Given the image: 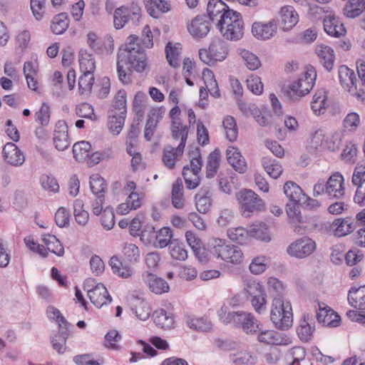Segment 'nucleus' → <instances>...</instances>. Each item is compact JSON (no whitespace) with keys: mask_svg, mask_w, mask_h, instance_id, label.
<instances>
[{"mask_svg":"<svg viewBox=\"0 0 365 365\" xmlns=\"http://www.w3.org/2000/svg\"><path fill=\"white\" fill-rule=\"evenodd\" d=\"M148 70V58L145 51L134 35L128 37L125 45L118 53L117 72L119 80L124 84L131 81L133 71L143 73Z\"/></svg>","mask_w":365,"mask_h":365,"instance_id":"obj_1","label":"nucleus"},{"mask_svg":"<svg viewBox=\"0 0 365 365\" xmlns=\"http://www.w3.org/2000/svg\"><path fill=\"white\" fill-rule=\"evenodd\" d=\"M270 320L280 330L289 329L293 324L291 302L281 297H274L270 307Z\"/></svg>","mask_w":365,"mask_h":365,"instance_id":"obj_2","label":"nucleus"},{"mask_svg":"<svg viewBox=\"0 0 365 365\" xmlns=\"http://www.w3.org/2000/svg\"><path fill=\"white\" fill-rule=\"evenodd\" d=\"M216 27L221 35L227 40L237 41L244 34V22L241 14L234 10L225 13L221 16Z\"/></svg>","mask_w":365,"mask_h":365,"instance_id":"obj_3","label":"nucleus"},{"mask_svg":"<svg viewBox=\"0 0 365 365\" xmlns=\"http://www.w3.org/2000/svg\"><path fill=\"white\" fill-rule=\"evenodd\" d=\"M230 49L228 43L220 38L214 39L210 43L208 49L199 50L200 60L209 66L214 65L216 62L225 61L229 55Z\"/></svg>","mask_w":365,"mask_h":365,"instance_id":"obj_4","label":"nucleus"},{"mask_svg":"<svg viewBox=\"0 0 365 365\" xmlns=\"http://www.w3.org/2000/svg\"><path fill=\"white\" fill-rule=\"evenodd\" d=\"M242 215L249 217L250 213L260 212L264 209V202L252 190L243 189L236 193Z\"/></svg>","mask_w":365,"mask_h":365,"instance_id":"obj_5","label":"nucleus"},{"mask_svg":"<svg viewBox=\"0 0 365 365\" xmlns=\"http://www.w3.org/2000/svg\"><path fill=\"white\" fill-rule=\"evenodd\" d=\"M84 289L87 291L88 297L91 303L96 307L101 308L103 305L110 303L112 298L106 287L102 283H96L94 279L89 278L86 280Z\"/></svg>","mask_w":365,"mask_h":365,"instance_id":"obj_6","label":"nucleus"},{"mask_svg":"<svg viewBox=\"0 0 365 365\" xmlns=\"http://www.w3.org/2000/svg\"><path fill=\"white\" fill-rule=\"evenodd\" d=\"M339 77L343 88L347 90L351 96H356L361 101L365 99V92L361 87L358 88L357 79L353 70L346 66H341L339 68Z\"/></svg>","mask_w":365,"mask_h":365,"instance_id":"obj_7","label":"nucleus"},{"mask_svg":"<svg viewBox=\"0 0 365 365\" xmlns=\"http://www.w3.org/2000/svg\"><path fill=\"white\" fill-rule=\"evenodd\" d=\"M321 11L324 13L323 17V27L324 31L329 36L340 38L345 36L346 30L340 21V19L329 7H321Z\"/></svg>","mask_w":365,"mask_h":365,"instance_id":"obj_8","label":"nucleus"},{"mask_svg":"<svg viewBox=\"0 0 365 365\" xmlns=\"http://www.w3.org/2000/svg\"><path fill=\"white\" fill-rule=\"evenodd\" d=\"M141 16V9L137 4L128 6H120L115 10L113 16L114 26L116 29H122L129 20L138 21Z\"/></svg>","mask_w":365,"mask_h":365,"instance_id":"obj_9","label":"nucleus"},{"mask_svg":"<svg viewBox=\"0 0 365 365\" xmlns=\"http://www.w3.org/2000/svg\"><path fill=\"white\" fill-rule=\"evenodd\" d=\"M317 76V71L313 66H307L304 78L294 81L290 86V90L299 96L307 94L312 89Z\"/></svg>","mask_w":365,"mask_h":365,"instance_id":"obj_10","label":"nucleus"},{"mask_svg":"<svg viewBox=\"0 0 365 365\" xmlns=\"http://www.w3.org/2000/svg\"><path fill=\"white\" fill-rule=\"evenodd\" d=\"M316 249V243L309 237H302L292 242L287 248L288 254L297 258H304Z\"/></svg>","mask_w":365,"mask_h":365,"instance_id":"obj_11","label":"nucleus"},{"mask_svg":"<svg viewBox=\"0 0 365 365\" xmlns=\"http://www.w3.org/2000/svg\"><path fill=\"white\" fill-rule=\"evenodd\" d=\"M237 327H240L247 334H253L260 330L259 322L250 312L238 311L232 323Z\"/></svg>","mask_w":365,"mask_h":365,"instance_id":"obj_12","label":"nucleus"},{"mask_svg":"<svg viewBox=\"0 0 365 365\" xmlns=\"http://www.w3.org/2000/svg\"><path fill=\"white\" fill-rule=\"evenodd\" d=\"M189 34L195 39L205 38L210 31V23L205 15L197 16L187 25Z\"/></svg>","mask_w":365,"mask_h":365,"instance_id":"obj_13","label":"nucleus"},{"mask_svg":"<svg viewBox=\"0 0 365 365\" xmlns=\"http://www.w3.org/2000/svg\"><path fill=\"white\" fill-rule=\"evenodd\" d=\"M324 192L329 197L339 199L345 194L344 178L341 174L335 173L328 179Z\"/></svg>","mask_w":365,"mask_h":365,"instance_id":"obj_14","label":"nucleus"},{"mask_svg":"<svg viewBox=\"0 0 365 365\" xmlns=\"http://www.w3.org/2000/svg\"><path fill=\"white\" fill-rule=\"evenodd\" d=\"M277 23L274 19L267 23L255 22L252 26L253 36L259 40L271 38L277 33Z\"/></svg>","mask_w":365,"mask_h":365,"instance_id":"obj_15","label":"nucleus"},{"mask_svg":"<svg viewBox=\"0 0 365 365\" xmlns=\"http://www.w3.org/2000/svg\"><path fill=\"white\" fill-rule=\"evenodd\" d=\"M53 143L56 148L60 151L66 150L71 144L68 133V125L64 120H58L56 123Z\"/></svg>","mask_w":365,"mask_h":365,"instance_id":"obj_16","label":"nucleus"},{"mask_svg":"<svg viewBox=\"0 0 365 365\" xmlns=\"http://www.w3.org/2000/svg\"><path fill=\"white\" fill-rule=\"evenodd\" d=\"M257 339L261 343L273 345H289L292 344V339L287 335L274 330L261 331Z\"/></svg>","mask_w":365,"mask_h":365,"instance_id":"obj_17","label":"nucleus"},{"mask_svg":"<svg viewBox=\"0 0 365 365\" xmlns=\"http://www.w3.org/2000/svg\"><path fill=\"white\" fill-rule=\"evenodd\" d=\"M3 158L9 165L20 166L25 161V156L21 150L14 143H7L3 148Z\"/></svg>","mask_w":365,"mask_h":365,"instance_id":"obj_18","label":"nucleus"},{"mask_svg":"<svg viewBox=\"0 0 365 365\" xmlns=\"http://www.w3.org/2000/svg\"><path fill=\"white\" fill-rule=\"evenodd\" d=\"M143 281L148 286L150 290L156 294H162L170 289L168 282L156 275L145 272L142 275Z\"/></svg>","mask_w":365,"mask_h":365,"instance_id":"obj_19","label":"nucleus"},{"mask_svg":"<svg viewBox=\"0 0 365 365\" xmlns=\"http://www.w3.org/2000/svg\"><path fill=\"white\" fill-rule=\"evenodd\" d=\"M226 156L229 164L235 170L239 173H245L247 171V163L237 148L229 146L226 150Z\"/></svg>","mask_w":365,"mask_h":365,"instance_id":"obj_20","label":"nucleus"},{"mask_svg":"<svg viewBox=\"0 0 365 365\" xmlns=\"http://www.w3.org/2000/svg\"><path fill=\"white\" fill-rule=\"evenodd\" d=\"M153 318L156 326L170 329L175 327V317L173 312L169 309L160 308L154 311Z\"/></svg>","mask_w":365,"mask_h":365,"instance_id":"obj_21","label":"nucleus"},{"mask_svg":"<svg viewBox=\"0 0 365 365\" xmlns=\"http://www.w3.org/2000/svg\"><path fill=\"white\" fill-rule=\"evenodd\" d=\"M189 127L183 125L180 119H174L172 120L170 131L172 137L174 140H180L178 146V152L180 153L182 149H185L188 136Z\"/></svg>","mask_w":365,"mask_h":365,"instance_id":"obj_22","label":"nucleus"},{"mask_svg":"<svg viewBox=\"0 0 365 365\" xmlns=\"http://www.w3.org/2000/svg\"><path fill=\"white\" fill-rule=\"evenodd\" d=\"M299 21V15L292 6H284L280 10V24L284 31L291 30Z\"/></svg>","mask_w":365,"mask_h":365,"instance_id":"obj_23","label":"nucleus"},{"mask_svg":"<svg viewBox=\"0 0 365 365\" xmlns=\"http://www.w3.org/2000/svg\"><path fill=\"white\" fill-rule=\"evenodd\" d=\"M232 11L222 0H210L207 7L209 19L215 24L220 22L224 13Z\"/></svg>","mask_w":365,"mask_h":365,"instance_id":"obj_24","label":"nucleus"},{"mask_svg":"<svg viewBox=\"0 0 365 365\" xmlns=\"http://www.w3.org/2000/svg\"><path fill=\"white\" fill-rule=\"evenodd\" d=\"M230 243L225 239L212 237L207 242V251L214 257L223 261Z\"/></svg>","mask_w":365,"mask_h":365,"instance_id":"obj_25","label":"nucleus"},{"mask_svg":"<svg viewBox=\"0 0 365 365\" xmlns=\"http://www.w3.org/2000/svg\"><path fill=\"white\" fill-rule=\"evenodd\" d=\"M315 331L314 320L309 314L304 315L297 328L298 336L302 341H308L313 336Z\"/></svg>","mask_w":365,"mask_h":365,"instance_id":"obj_26","label":"nucleus"},{"mask_svg":"<svg viewBox=\"0 0 365 365\" xmlns=\"http://www.w3.org/2000/svg\"><path fill=\"white\" fill-rule=\"evenodd\" d=\"M349 304L360 310L365 309V284L359 288L351 287L348 292Z\"/></svg>","mask_w":365,"mask_h":365,"instance_id":"obj_27","label":"nucleus"},{"mask_svg":"<svg viewBox=\"0 0 365 365\" xmlns=\"http://www.w3.org/2000/svg\"><path fill=\"white\" fill-rule=\"evenodd\" d=\"M148 14L153 18H158L160 14L166 13L170 9L168 0H143Z\"/></svg>","mask_w":365,"mask_h":365,"instance_id":"obj_28","label":"nucleus"},{"mask_svg":"<svg viewBox=\"0 0 365 365\" xmlns=\"http://www.w3.org/2000/svg\"><path fill=\"white\" fill-rule=\"evenodd\" d=\"M331 226L334 235L337 237L347 235L356 229V223L350 217L335 220Z\"/></svg>","mask_w":365,"mask_h":365,"instance_id":"obj_29","label":"nucleus"},{"mask_svg":"<svg viewBox=\"0 0 365 365\" xmlns=\"http://www.w3.org/2000/svg\"><path fill=\"white\" fill-rule=\"evenodd\" d=\"M162 118L163 112L160 108L150 110L144 131V136L147 140H151L158 123Z\"/></svg>","mask_w":365,"mask_h":365,"instance_id":"obj_30","label":"nucleus"},{"mask_svg":"<svg viewBox=\"0 0 365 365\" xmlns=\"http://www.w3.org/2000/svg\"><path fill=\"white\" fill-rule=\"evenodd\" d=\"M321 306V323L325 327H337L341 324V317L333 309L327 305Z\"/></svg>","mask_w":365,"mask_h":365,"instance_id":"obj_31","label":"nucleus"},{"mask_svg":"<svg viewBox=\"0 0 365 365\" xmlns=\"http://www.w3.org/2000/svg\"><path fill=\"white\" fill-rule=\"evenodd\" d=\"M184 149H182L180 153L178 152V146L173 148L168 145L163 149V162L168 169H173L175 168L176 161L180 160L182 155Z\"/></svg>","mask_w":365,"mask_h":365,"instance_id":"obj_32","label":"nucleus"},{"mask_svg":"<svg viewBox=\"0 0 365 365\" xmlns=\"http://www.w3.org/2000/svg\"><path fill=\"white\" fill-rule=\"evenodd\" d=\"M186 324L190 329L197 331L207 332L212 329L211 321L205 317H188Z\"/></svg>","mask_w":365,"mask_h":365,"instance_id":"obj_33","label":"nucleus"},{"mask_svg":"<svg viewBox=\"0 0 365 365\" xmlns=\"http://www.w3.org/2000/svg\"><path fill=\"white\" fill-rule=\"evenodd\" d=\"M109 265L114 274L122 278H129L133 273V269L128 265H125L116 256H113L109 260Z\"/></svg>","mask_w":365,"mask_h":365,"instance_id":"obj_34","label":"nucleus"},{"mask_svg":"<svg viewBox=\"0 0 365 365\" xmlns=\"http://www.w3.org/2000/svg\"><path fill=\"white\" fill-rule=\"evenodd\" d=\"M227 235L230 240L240 245H246L250 241V230H247L242 227L228 229Z\"/></svg>","mask_w":365,"mask_h":365,"instance_id":"obj_35","label":"nucleus"},{"mask_svg":"<svg viewBox=\"0 0 365 365\" xmlns=\"http://www.w3.org/2000/svg\"><path fill=\"white\" fill-rule=\"evenodd\" d=\"M182 50L179 43H168L165 46L166 58L169 64L173 68L180 66V55Z\"/></svg>","mask_w":365,"mask_h":365,"instance_id":"obj_36","label":"nucleus"},{"mask_svg":"<svg viewBox=\"0 0 365 365\" xmlns=\"http://www.w3.org/2000/svg\"><path fill=\"white\" fill-rule=\"evenodd\" d=\"M365 11V0H349L344 8V14L348 18H356Z\"/></svg>","mask_w":365,"mask_h":365,"instance_id":"obj_37","label":"nucleus"},{"mask_svg":"<svg viewBox=\"0 0 365 365\" xmlns=\"http://www.w3.org/2000/svg\"><path fill=\"white\" fill-rule=\"evenodd\" d=\"M284 192L286 196L293 202H299L306 198V195L303 192L302 188L295 182L292 181L287 182L284 185Z\"/></svg>","mask_w":365,"mask_h":365,"instance_id":"obj_38","label":"nucleus"},{"mask_svg":"<svg viewBox=\"0 0 365 365\" xmlns=\"http://www.w3.org/2000/svg\"><path fill=\"white\" fill-rule=\"evenodd\" d=\"M202 75L205 87L210 95L215 98H219L220 96V90L213 72L209 68H204Z\"/></svg>","mask_w":365,"mask_h":365,"instance_id":"obj_39","label":"nucleus"},{"mask_svg":"<svg viewBox=\"0 0 365 365\" xmlns=\"http://www.w3.org/2000/svg\"><path fill=\"white\" fill-rule=\"evenodd\" d=\"M78 57L81 71L93 73L96 69V61L93 55L86 50L81 49Z\"/></svg>","mask_w":365,"mask_h":365,"instance_id":"obj_40","label":"nucleus"},{"mask_svg":"<svg viewBox=\"0 0 365 365\" xmlns=\"http://www.w3.org/2000/svg\"><path fill=\"white\" fill-rule=\"evenodd\" d=\"M42 241L46 245L47 252H51L58 257H61L64 254V248L61 242L56 238V236L52 235H45Z\"/></svg>","mask_w":365,"mask_h":365,"instance_id":"obj_41","label":"nucleus"},{"mask_svg":"<svg viewBox=\"0 0 365 365\" xmlns=\"http://www.w3.org/2000/svg\"><path fill=\"white\" fill-rule=\"evenodd\" d=\"M111 113L119 114L126 116L127 101L126 92L125 90H119L115 96Z\"/></svg>","mask_w":365,"mask_h":365,"instance_id":"obj_42","label":"nucleus"},{"mask_svg":"<svg viewBox=\"0 0 365 365\" xmlns=\"http://www.w3.org/2000/svg\"><path fill=\"white\" fill-rule=\"evenodd\" d=\"M220 151L215 149L208 156L207 163L206 165L207 178H213L218 170L220 162Z\"/></svg>","mask_w":365,"mask_h":365,"instance_id":"obj_43","label":"nucleus"},{"mask_svg":"<svg viewBox=\"0 0 365 365\" xmlns=\"http://www.w3.org/2000/svg\"><path fill=\"white\" fill-rule=\"evenodd\" d=\"M168 246L170 256L174 259L184 261L187 258V251L183 242L173 240Z\"/></svg>","mask_w":365,"mask_h":365,"instance_id":"obj_44","label":"nucleus"},{"mask_svg":"<svg viewBox=\"0 0 365 365\" xmlns=\"http://www.w3.org/2000/svg\"><path fill=\"white\" fill-rule=\"evenodd\" d=\"M173 232L170 227H163L155 235L154 246L157 248H164L173 241Z\"/></svg>","mask_w":365,"mask_h":365,"instance_id":"obj_45","label":"nucleus"},{"mask_svg":"<svg viewBox=\"0 0 365 365\" xmlns=\"http://www.w3.org/2000/svg\"><path fill=\"white\" fill-rule=\"evenodd\" d=\"M195 205L200 213H207L211 207L212 200L209 191H201L195 195Z\"/></svg>","mask_w":365,"mask_h":365,"instance_id":"obj_46","label":"nucleus"},{"mask_svg":"<svg viewBox=\"0 0 365 365\" xmlns=\"http://www.w3.org/2000/svg\"><path fill=\"white\" fill-rule=\"evenodd\" d=\"M183 185L181 180H176L173 185L172 204L177 209L184 206Z\"/></svg>","mask_w":365,"mask_h":365,"instance_id":"obj_47","label":"nucleus"},{"mask_svg":"<svg viewBox=\"0 0 365 365\" xmlns=\"http://www.w3.org/2000/svg\"><path fill=\"white\" fill-rule=\"evenodd\" d=\"M68 26V20L65 13L55 16L51 21V29L54 34H63Z\"/></svg>","mask_w":365,"mask_h":365,"instance_id":"obj_48","label":"nucleus"},{"mask_svg":"<svg viewBox=\"0 0 365 365\" xmlns=\"http://www.w3.org/2000/svg\"><path fill=\"white\" fill-rule=\"evenodd\" d=\"M122 252L124 259L130 263L135 264L140 260V250L133 243H125L123 247Z\"/></svg>","mask_w":365,"mask_h":365,"instance_id":"obj_49","label":"nucleus"},{"mask_svg":"<svg viewBox=\"0 0 365 365\" xmlns=\"http://www.w3.org/2000/svg\"><path fill=\"white\" fill-rule=\"evenodd\" d=\"M91 149V145L88 142H78L73 146V157L79 162L86 160L89 157Z\"/></svg>","mask_w":365,"mask_h":365,"instance_id":"obj_50","label":"nucleus"},{"mask_svg":"<svg viewBox=\"0 0 365 365\" xmlns=\"http://www.w3.org/2000/svg\"><path fill=\"white\" fill-rule=\"evenodd\" d=\"M89 183L93 195L103 194L105 195L107 190V183L99 174L96 173L91 175Z\"/></svg>","mask_w":365,"mask_h":365,"instance_id":"obj_51","label":"nucleus"},{"mask_svg":"<svg viewBox=\"0 0 365 365\" xmlns=\"http://www.w3.org/2000/svg\"><path fill=\"white\" fill-rule=\"evenodd\" d=\"M125 118V115L110 113L108 123L109 131L115 135H118L124 126Z\"/></svg>","mask_w":365,"mask_h":365,"instance_id":"obj_52","label":"nucleus"},{"mask_svg":"<svg viewBox=\"0 0 365 365\" xmlns=\"http://www.w3.org/2000/svg\"><path fill=\"white\" fill-rule=\"evenodd\" d=\"M222 125L225 130L227 138L231 142L235 141L238 135L235 119L230 115H227L224 118Z\"/></svg>","mask_w":365,"mask_h":365,"instance_id":"obj_53","label":"nucleus"},{"mask_svg":"<svg viewBox=\"0 0 365 365\" xmlns=\"http://www.w3.org/2000/svg\"><path fill=\"white\" fill-rule=\"evenodd\" d=\"M240 55L249 70L255 71L261 66L259 58L250 51L242 49L240 51Z\"/></svg>","mask_w":365,"mask_h":365,"instance_id":"obj_54","label":"nucleus"},{"mask_svg":"<svg viewBox=\"0 0 365 365\" xmlns=\"http://www.w3.org/2000/svg\"><path fill=\"white\" fill-rule=\"evenodd\" d=\"M226 253L223 259L224 262L234 264H239L242 262L244 256L240 247L230 244Z\"/></svg>","mask_w":365,"mask_h":365,"instance_id":"obj_55","label":"nucleus"},{"mask_svg":"<svg viewBox=\"0 0 365 365\" xmlns=\"http://www.w3.org/2000/svg\"><path fill=\"white\" fill-rule=\"evenodd\" d=\"M250 239L254 237L264 242H269L271 240L269 229L264 223L254 225L250 230Z\"/></svg>","mask_w":365,"mask_h":365,"instance_id":"obj_56","label":"nucleus"},{"mask_svg":"<svg viewBox=\"0 0 365 365\" xmlns=\"http://www.w3.org/2000/svg\"><path fill=\"white\" fill-rule=\"evenodd\" d=\"M267 289L269 292H274V297H284L287 291V286L278 278L271 277L267 279Z\"/></svg>","mask_w":365,"mask_h":365,"instance_id":"obj_57","label":"nucleus"},{"mask_svg":"<svg viewBox=\"0 0 365 365\" xmlns=\"http://www.w3.org/2000/svg\"><path fill=\"white\" fill-rule=\"evenodd\" d=\"M269 262V259L265 256L256 257L250 264V270L254 274H262L267 269Z\"/></svg>","mask_w":365,"mask_h":365,"instance_id":"obj_58","label":"nucleus"},{"mask_svg":"<svg viewBox=\"0 0 365 365\" xmlns=\"http://www.w3.org/2000/svg\"><path fill=\"white\" fill-rule=\"evenodd\" d=\"M94 83L93 73L82 72L78 79V88L81 94L88 93L91 91Z\"/></svg>","mask_w":365,"mask_h":365,"instance_id":"obj_59","label":"nucleus"},{"mask_svg":"<svg viewBox=\"0 0 365 365\" xmlns=\"http://www.w3.org/2000/svg\"><path fill=\"white\" fill-rule=\"evenodd\" d=\"M334 50L328 46L321 45V63L324 67L330 71L334 66Z\"/></svg>","mask_w":365,"mask_h":365,"instance_id":"obj_60","label":"nucleus"},{"mask_svg":"<svg viewBox=\"0 0 365 365\" xmlns=\"http://www.w3.org/2000/svg\"><path fill=\"white\" fill-rule=\"evenodd\" d=\"M341 135L339 132H334L329 135H324L323 145L324 148L331 151L338 149L341 145Z\"/></svg>","mask_w":365,"mask_h":365,"instance_id":"obj_61","label":"nucleus"},{"mask_svg":"<svg viewBox=\"0 0 365 365\" xmlns=\"http://www.w3.org/2000/svg\"><path fill=\"white\" fill-rule=\"evenodd\" d=\"M26 247L31 252L38 254L42 257L48 256L47 250L43 245L38 244L32 236H27L24 239Z\"/></svg>","mask_w":365,"mask_h":365,"instance_id":"obj_62","label":"nucleus"},{"mask_svg":"<svg viewBox=\"0 0 365 365\" xmlns=\"http://www.w3.org/2000/svg\"><path fill=\"white\" fill-rule=\"evenodd\" d=\"M76 114L80 118H88L91 120H96V115L93 106L87 103H83L76 106Z\"/></svg>","mask_w":365,"mask_h":365,"instance_id":"obj_63","label":"nucleus"},{"mask_svg":"<svg viewBox=\"0 0 365 365\" xmlns=\"http://www.w3.org/2000/svg\"><path fill=\"white\" fill-rule=\"evenodd\" d=\"M132 309L140 320L145 321L150 316V307L148 303L144 300H139L138 304L135 305Z\"/></svg>","mask_w":365,"mask_h":365,"instance_id":"obj_64","label":"nucleus"}]
</instances>
